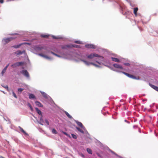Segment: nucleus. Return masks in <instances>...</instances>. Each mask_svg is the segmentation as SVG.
I'll return each mask as SVG.
<instances>
[{
    "instance_id": "bb28decb",
    "label": "nucleus",
    "mask_w": 158,
    "mask_h": 158,
    "mask_svg": "<svg viewBox=\"0 0 158 158\" xmlns=\"http://www.w3.org/2000/svg\"><path fill=\"white\" fill-rule=\"evenodd\" d=\"M2 86L4 87V88H5V89H6L7 90L9 91V89H8V86L7 85H2Z\"/></svg>"
},
{
    "instance_id": "473e14b6",
    "label": "nucleus",
    "mask_w": 158,
    "mask_h": 158,
    "mask_svg": "<svg viewBox=\"0 0 158 158\" xmlns=\"http://www.w3.org/2000/svg\"><path fill=\"white\" fill-rule=\"evenodd\" d=\"M12 94H13V95L14 97L15 98H17V96H16V94H15V92H14L13 91H12Z\"/></svg>"
},
{
    "instance_id": "f704fd0d",
    "label": "nucleus",
    "mask_w": 158,
    "mask_h": 158,
    "mask_svg": "<svg viewBox=\"0 0 158 158\" xmlns=\"http://www.w3.org/2000/svg\"><path fill=\"white\" fill-rule=\"evenodd\" d=\"M75 43L80 44H81V42L80 41H76L75 42Z\"/></svg>"
},
{
    "instance_id": "ddd939ff",
    "label": "nucleus",
    "mask_w": 158,
    "mask_h": 158,
    "mask_svg": "<svg viewBox=\"0 0 158 158\" xmlns=\"http://www.w3.org/2000/svg\"><path fill=\"white\" fill-rule=\"evenodd\" d=\"M29 98L30 99H36L35 97L33 94H29Z\"/></svg>"
},
{
    "instance_id": "e433bc0d",
    "label": "nucleus",
    "mask_w": 158,
    "mask_h": 158,
    "mask_svg": "<svg viewBox=\"0 0 158 158\" xmlns=\"http://www.w3.org/2000/svg\"><path fill=\"white\" fill-rule=\"evenodd\" d=\"M45 121L46 124H47V125H49V122L48 121L47 119H45Z\"/></svg>"
},
{
    "instance_id": "dca6fc26",
    "label": "nucleus",
    "mask_w": 158,
    "mask_h": 158,
    "mask_svg": "<svg viewBox=\"0 0 158 158\" xmlns=\"http://www.w3.org/2000/svg\"><path fill=\"white\" fill-rule=\"evenodd\" d=\"M76 129L78 131H79L81 133L84 134V131L80 128L78 127H76Z\"/></svg>"
},
{
    "instance_id": "a878e982",
    "label": "nucleus",
    "mask_w": 158,
    "mask_h": 158,
    "mask_svg": "<svg viewBox=\"0 0 158 158\" xmlns=\"http://www.w3.org/2000/svg\"><path fill=\"white\" fill-rule=\"evenodd\" d=\"M6 68H4L2 70V72H1V74L2 75V76H3L4 73H5V72H6Z\"/></svg>"
},
{
    "instance_id": "423d86ee",
    "label": "nucleus",
    "mask_w": 158,
    "mask_h": 158,
    "mask_svg": "<svg viewBox=\"0 0 158 158\" xmlns=\"http://www.w3.org/2000/svg\"><path fill=\"white\" fill-rule=\"evenodd\" d=\"M113 66L114 67H115V68H118V69H123V68L122 66H121L118 64H113Z\"/></svg>"
},
{
    "instance_id": "a18cd8bd",
    "label": "nucleus",
    "mask_w": 158,
    "mask_h": 158,
    "mask_svg": "<svg viewBox=\"0 0 158 158\" xmlns=\"http://www.w3.org/2000/svg\"><path fill=\"white\" fill-rule=\"evenodd\" d=\"M81 156H82V157H84V155L83 154H81Z\"/></svg>"
},
{
    "instance_id": "f03ea898",
    "label": "nucleus",
    "mask_w": 158,
    "mask_h": 158,
    "mask_svg": "<svg viewBox=\"0 0 158 158\" xmlns=\"http://www.w3.org/2000/svg\"><path fill=\"white\" fill-rule=\"evenodd\" d=\"M122 73L123 74H125V75H126V76H127L128 77H130V78H132L133 79H136V80H139V77H136L134 75L129 74L127 73H126L124 72H122Z\"/></svg>"
},
{
    "instance_id": "1a4fd4ad",
    "label": "nucleus",
    "mask_w": 158,
    "mask_h": 158,
    "mask_svg": "<svg viewBox=\"0 0 158 158\" xmlns=\"http://www.w3.org/2000/svg\"><path fill=\"white\" fill-rule=\"evenodd\" d=\"M35 110L38 114L42 116L41 111L37 107L35 108Z\"/></svg>"
},
{
    "instance_id": "2f4dec72",
    "label": "nucleus",
    "mask_w": 158,
    "mask_h": 158,
    "mask_svg": "<svg viewBox=\"0 0 158 158\" xmlns=\"http://www.w3.org/2000/svg\"><path fill=\"white\" fill-rule=\"evenodd\" d=\"M19 128L22 132L24 134H26V132L21 127H20Z\"/></svg>"
},
{
    "instance_id": "b1692460",
    "label": "nucleus",
    "mask_w": 158,
    "mask_h": 158,
    "mask_svg": "<svg viewBox=\"0 0 158 158\" xmlns=\"http://www.w3.org/2000/svg\"><path fill=\"white\" fill-rule=\"evenodd\" d=\"M24 52H21V51L19 50L16 52V53L18 55H20L23 53Z\"/></svg>"
},
{
    "instance_id": "393cba45",
    "label": "nucleus",
    "mask_w": 158,
    "mask_h": 158,
    "mask_svg": "<svg viewBox=\"0 0 158 158\" xmlns=\"http://www.w3.org/2000/svg\"><path fill=\"white\" fill-rule=\"evenodd\" d=\"M41 36L43 38H47L48 37L49 35L42 34L41 35Z\"/></svg>"
},
{
    "instance_id": "cd10ccee",
    "label": "nucleus",
    "mask_w": 158,
    "mask_h": 158,
    "mask_svg": "<svg viewBox=\"0 0 158 158\" xmlns=\"http://www.w3.org/2000/svg\"><path fill=\"white\" fill-rule=\"evenodd\" d=\"M72 137L74 139H76L77 138V136L76 135L73 134H71Z\"/></svg>"
},
{
    "instance_id": "aec40b11",
    "label": "nucleus",
    "mask_w": 158,
    "mask_h": 158,
    "mask_svg": "<svg viewBox=\"0 0 158 158\" xmlns=\"http://www.w3.org/2000/svg\"><path fill=\"white\" fill-rule=\"evenodd\" d=\"M70 46L71 47L72 46L73 47L76 48H80V45H76V44L72 45H70Z\"/></svg>"
},
{
    "instance_id": "f3484780",
    "label": "nucleus",
    "mask_w": 158,
    "mask_h": 158,
    "mask_svg": "<svg viewBox=\"0 0 158 158\" xmlns=\"http://www.w3.org/2000/svg\"><path fill=\"white\" fill-rule=\"evenodd\" d=\"M17 66H18V62L15 63L11 65V67L13 68H15Z\"/></svg>"
},
{
    "instance_id": "2eb2a0df",
    "label": "nucleus",
    "mask_w": 158,
    "mask_h": 158,
    "mask_svg": "<svg viewBox=\"0 0 158 158\" xmlns=\"http://www.w3.org/2000/svg\"><path fill=\"white\" fill-rule=\"evenodd\" d=\"M138 10V8L137 7H136L134 8V13L135 16L137 15V12Z\"/></svg>"
},
{
    "instance_id": "f8f14e48",
    "label": "nucleus",
    "mask_w": 158,
    "mask_h": 158,
    "mask_svg": "<svg viewBox=\"0 0 158 158\" xmlns=\"http://www.w3.org/2000/svg\"><path fill=\"white\" fill-rule=\"evenodd\" d=\"M111 59H112V60L113 61H115L116 62H120L119 60L117 58L112 57Z\"/></svg>"
},
{
    "instance_id": "6ab92c4d",
    "label": "nucleus",
    "mask_w": 158,
    "mask_h": 158,
    "mask_svg": "<svg viewBox=\"0 0 158 158\" xmlns=\"http://www.w3.org/2000/svg\"><path fill=\"white\" fill-rule=\"evenodd\" d=\"M43 96L45 98H47V95L45 92H41Z\"/></svg>"
},
{
    "instance_id": "c85d7f7f",
    "label": "nucleus",
    "mask_w": 158,
    "mask_h": 158,
    "mask_svg": "<svg viewBox=\"0 0 158 158\" xmlns=\"http://www.w3.org/2000/svg\"><path fill=\"white\" fill-rule=\"evenodd\" d=\"M52 133L54 134H56L57 133V132L56 130L55 129H53L52 130Z\"/></svg>"
},
{
    "instance_id": "39448f33",
    "label": "nucleus",
    "mask_w": 158,
    "mask_h": 158,
    "mask_svg": "<svg viewBox=\"0 0 158 158\" xmlns=\"http://www.w3.org/2000/svg\"><path fill=\"white\" fill-rule=\"evenodd\" d=\"M85 46L86 48H88L95 49L96 48L95 46L94 45L92 44H86Z\"/></svg>"
},
{
    "instance_id": "4c0bfd02",
    "label": "nucleus",
    "mask_w": 158,
    "mask_h": 158,
    "mask_svg": "<svg viewBox=\"0 0 158 158\" xmlns=\"http://www.w3.org/2000/svg\"><path fill=\"white\" fill-rule=\"evenodd\" d=\"M65 113L66 115L67 116L69 117V114L67 112H66Z\"/></svg>"
},
{
    "instance_id": "6e6552de",
    "label": "nucleus",
    "mask_w": 158,
    "mask_h": 158,
    "mask_svg": "<svg viewBox=\"0 0 158 158\" xmlns=\"http://www.w3.org/2000/svg\"><path fill=\"white\" fill-rule=\"evenodd\" d=\"M76 122L78 126L81 127V128L83 129H84L85 128V127L82 124L81 122H79L78 121H77Z\"/></svg>"
},
{
    "instance_id": "c756f323",
    "label": "nucleus",
    "mask_w": 158,
    "mask_h": 158,
    "mask_svg": "<svg viewBox=\"0 0 158 158\" xmlns=\"http://www.w3.org/2000/svg\"><path fill=\"white\" fill-rule=\"evenodd\" d=\"M28 106L30 108L31 110V111H33V108L31 105L29 103H28L27 104Z\"/></svg>"
},
{
    "instance_id": "a211bd4d",
    "label": "nucleus",
    "mask_w": 158,
    "mask_h": 158,
    "mask_svg": "<svg viewBox=\"0 0 158 158\" xmlns=\"http://www.w3.org/2000/svg\"><path fill=\"white\" fill-rule=\"evenodd\" d=\"M42 116H41L40 119V122H39V123L41 125H43L42 123H44V120L42 118Z\"/></svg>"
},
{
    "instance_id": "de8ad7c7",
    "label": "nucleus",
    "mask_w": 158,
    "mask_h": 158,
    "mask_svg": "<svg viewBox=\"0 0 158 158\" xmlns=\"http://www.w3.org/2000/svg\"><path fill=\"white\" fill-rule=\"evenodd\" d=\"M142 30V29H140V30H141V31Z\"/></svg>"
},
{
    "instance_id": "ea45409f",
    "label": "nucleus",
    "mask_w": 158,
    "mask_h": 158,
    "mask_svg": "<svg viewBox=\"0 0 158 158\" xmlns=\"http://www.w3.org/2000/svg\"><path fill=\"white\" fill-rule=\"evenodd\" d=\"M3 0H0V3H3Z\"/></svg>"
},
{
    "instance_id": "79ce46f5",
    "label": "nucleus",
    "mask_w": 158,
    "mask_h": 158,
    "mask_svg": "<svg viewBox=\"0 0 158 158\" xmlns=\"http://www.w3.org/2000/svg\"><path fill=\"white\" fill-rule=\"evenodd\" d=\"M50 52L53 55H55V53L52 51H51Z\"/></svg>"
},
{
    "instance_id": "49530a36",
    "label": "nucleus",
    "mask_w": 158,
    "mask_h": 158,
    "mask_svg": "<svg viewBox=\"0 0 158 158\" xmlns=\"http://www.w3.org/2000/svg\"><path fill=\"white\" fill-rule=\"evenodd\" d=\"M69 117H70V118H72V116H71L70 115V116H69Z\"/></svg>"
},
{
    "instance_id": "9b49d317",
    "label": "nucleus",
    "mask_w": 158,
    "mask_h": 158,
    "mask_svg": "<svg viewBox=\"0 0 158 158\" xmlns=\"http://www.w3.org/2000/svg\"><path fill=\"white\" fill-rule=\"evenodd\" d=\"M35 103L36 105L40 107H42L43 106L42 104L39 101H35Z\"/></svg>"
},
{
    "instance_id": "c03bdc74",
    "label": "nucleus",
    "mask_w": 158,
    "mask_h": 158,
    "mask_svg": "<svg viewBox=\"0 0 158 158\" xmlns=\"http://www.w3.org/2000/svg\"><path fill=\"white\" fill-rule=\"evenodd\" d=\"M63 132V133L64 134H65V135H68L67 134V133H66V132Z\"/></svg>"
},
{
    "instance_id": "f257e3e1",
    "label": "nucleus",
    "mask_w": 158,
    "mask_h": 158,
    "mask_svg": "<svg viewBox=\"0 0 158 158\" xmlns=\"http://www.w3.org/2000/svg\"><path fill=\"white\" fill-rule=\"evenodd\" d=\"M94 57L103 58V57L102 56H100L96 53H91L87 56V58L90 59H92Z\"/></svg>"
},
{
    "instance_id": "0eeeda50",
    "label": "nucleus",
    "mask_w": 158,
    "mask_h": 158,
    "mask_svg": "<svg viewBox=\"0 0 158 158\" xmlns=\"http://www.w3.org/2000/svg\"><path fill=\"white\" fill-rule=\"evenodd\" d=\"M38 55L44 58L48 59H51L52 58L49 57L45 55L42 53H40L38 54Z\"/></svg>"
},
{
    "instance_id": "7ed1b4c3",
    "label": "nucleus",
    "mask_w": 158,
    "mask_h": 158,
    "mask_svg": "<svg viewBox=\"0 0 158 158\" xmlns=\"http://www.w3.org/2000/svg\"><path fill=\"white\" fill-rule=\"evenodd\" d=\"M16 38V37H11L10 38H7L3 39V40L5 42V43L7 44L9 42Z\"/></svg>"
},
{
    "instance_id": "4468645a",
    "label": "nucleus",
    "mask_w": 158,
    "mask_h": 158,
    "mask_svg": "<svg viewBox=\"0 0 158 158\" xmlns=\"http://www.w3.org/2000/svg\"><path fill=\"white\" fill-rule=\"evenodd\" d=\"M81 60L83 62L85 63V64H86V65H89L90 64H91V63H92V62H89L86 60Z\"/></svg>"
},
{
    "instance_id": "37998d69",
    "label": "nucleus",
    "mask_w": 158,
    "mask_h": 158,
    "mask_svg": "<svg viewBox=\"0 0 158 158\" xmlns=\"http://www.w3.org/2000/svg\"><path fill=\"white\" fill-rule=\"evenodd\" d=\"M52 37L54 39H57L58 38H57L56 37H55V36H52Z\"/></svg>"
},
{
    "instance_id": "5701e85b",
    "label": "nucleus",
    "mask_w": 158,
    "mask_h": 158,
    "mask_svg": "<svg viewBox=\"0 0 158 158\" xmlns=\"http://www.w3.org/2000/svg\"><path fill=\"white\" fill-rule=\"evenodd\" d=\"M87 151L89 154H92V151L89 148H87Z\"/></svg>"
},
{
    "instance_id": "72a5a7b5",
    "label": "nucleus",
    "mask_w": 158,
    "mask_h": 158,
    "mask_svg": "<svg viewBox=\"0 0 158 158\" xmlns=\"http://www.w3.org/2000/svg\"><path fill=\"white\" fill-rule=\"evenodd\" d=\"M124 64L126 66H129L130 65V64L128 63H124Z\"/></svg>"
},
{
    "instance_id": "20e7f679",
    "label": "nucleus",
    "mask_w": 158,
    "mask_h": 158,
    "mask_svg": "<svg viewBox=\"0 0 158 158\" xmlns=\"http://www.w3.org/2000/svg\"><path fill=\"white\" fill-rule=\"evenodd\" d=\"M21 73L23 74L25 77H29V74L27 71L26 70H23L21 72Z\"/></svg>"
},
{
    "instance_id": "9d476101",
    "label": "nucleus",
    "mask_w": 158,
    "mask_h": 158,
    "mask_svg": "<svg viewBox=\"0 0 158 158\" xmlns=\"http://www.w3.org/2000/svg\"><path fill=\"white\" fill-rule=\"evenodd\" d=\"M150 86L155 90L158 92V87L154 85L150 84Z\"/></svg>"
},
{
    "instance_id": "412c9836",
    "label": "nucleus",
    "mask_w": 158,
    "mask_h": 158,
    "mask_svg": "<svg viewBox=\"0 0 158 158\" xmlns=\"http://www.w3.org/2000/svg\"><path fill=\"white\" fill-rule=\"evenodd\" d=\"M24 90L23 89L19 88L18 90V94H20Z\"/></svg>"
},
{
    "instance_id": "58836bf2",
    "label": "nucleus",
    "mask_w": 158,
    "mask_h": 158,
    "mask_svg": "<svg viewBox=\"0 0 158 158\" xmlns=\"http://www.w3.org/2000/svg\"><path fill=\"white\" fill-rule=\"evenodd\" d=\"M9 65V64H8L6 66L5 68H6V69H7V68H8V67Z\"/></svg>"
},
{
    "instance_id": "7c9ffc66",
    "label": "nucleus",
    "mask_w": 158,
    "mask_h": 158,
    "mask_svg": "<svg viewBox=\"0 0 158 158\" xmlns=\"http://www.w3.org/2000/svg\"><path fill=\"white\" fill-rule=\"evenodd\" d=\"M18 62V66H20V65H21L24 64L23 62Z\"/></svg>"
},
{
    "instance_id": "4be33fe9",
    "label": "nucleus",
    "mask_w": 158,
    "mask_h": 158,
    "mask_svg": "<svg viewBox=\"0 0 158 158\" xmlns=\"http://www.w3.org/2000/svg\"><path fill=\"white\" fill-rule=\"evenodd\" d=\"M25 43L23 44H24ZM22 44H20L18 45H15L13 46V47L15 48H19Z\"/></svg>"
},
{
    "instance_id": "c9c22d12",
    "label": "nucleus",
    "mask_w": 158,
    "mask_h": 158,
    "mask_svg": "<svg viewBox=\"0 0 158 158\" xmlns=\"http://www.w3.org/2000/svg\"><path fill=\"white\" fill-rule=\"evenodd\" d=\"M91 64L94 65V66H96V67H99V66L97 64H95L93 63H91Z\"/></svg>"
},
{
    "instance_id": "a19ab883",
    "label": "nucleus",
    "mask_w": 158,
    "mask_h": 158,
    "mask_svg": "<svg viewBox=\"0 0 158 158\" xmlns=\"http://www.w3.org/2000/svg\"><path fill=\"white\" fill-rule=\"evenodd\" d=\"M55 55V56H57L58 57H60V56H59V55H57V54H56V53H55V55Z\"/></svg>"
}]
</instances>
